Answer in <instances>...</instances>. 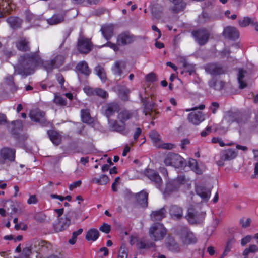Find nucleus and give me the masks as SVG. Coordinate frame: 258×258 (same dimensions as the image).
I'll use <instances>...</instances> for the list:
<instances>
[{
  "instance_id": "1",
  "label": "nucleus",
  "mask_w": 258,
  "mask_h": 258,
  "mask_svg": "<svg viewBox=\"0 0 258 258\" xmlns=\"http://www.w3.org/2000/svg\"><path fill=\"white\" fill-rule=\"evenodd\" d=\"M64 61V57L62 55H57L50 61H44L39 54L38 48L36 52L21 56L17 65L15 67V73L27 76L32 74L34 69L39 66H42L47 72H49L54 68L61 66Z\"/></svg>"
},
{
  "instance_id": "2",
  "label": "nucleus",
  "mask_w": 258,
  "mask_h": 258,
  "mask_svg": "<svg viewBox=\"0 0 258 258\" xmlns=\"http://www.w3.org/2000/svg\"><path fill=\"white\" fill-rule=\"evenodd\" d=\"M166 234V229L162 224L159 223L153 224L149 231V236L155 241L162 240Z\"/></svg>"
},
{
  "instance_id": "3",
  "label": "nucleus",
  "mask_w": 258,
  "mask_h": 258,
  "mask_svg": "<svg viewBox=\"0 0 258 258\" xmlns=\"http://www.w3.org/2000/svg\"><path fill=\"white\" fill-rule=\"evenodd\" d=\"M191 35L195 41L200 45H204L206 44L210 37L209 32L205 29L194 30L191 32Z\"/></svg>"
},
{
  "instance_id": "4",
  "label": "nucleus",
  "mask_w": 258,
  "mask_h": 258,
  "mask_svg": "<svg viewBox=\"0 0 258 258\" xmlns=\"http://www.w3.org/2000/svg\"><path fill=\"white\" fill-rule=\"evenodd\" d=\"M183 158L177 154L170 153L164 159V163L166 166H172L178 167L182 165Z\"/></svg>"
},
{
  "instance_id": "5",
  "label": "nucleus",
  "mask_w": 258,
  "mask_h": 258,
  "mask_svg": "<svg viewBox=\"0 0 258 258\" xmlns=\"http://www.w3.org/2000/svg\"><path fill=\"white\" fill-rule=\"evenodd\" d=\"M45 116V112L38 109L31 111L29 114L32 120L40 123L42 126H47L49 122L46 120Z\"/></svg>"
},
{
  "instance_id": "6",
  "label": "nucleus",
  "mask_w": 258,
  "mask_h": 258,
  "mask_svg": "<svg viewBox=\"0 0 258 258\" xmlns=\"http://www.w3.org/2000/svg\"><path fill=\"white\" fill-rule=\"evenodd\" d=\"M16 151L10 148H4L0 152V164H4L6 161H14Z\"/></svg>"
},
{
  "instance_id": "7",
  "label": "nucleus",
  "mask_w": 258,
  "mask_h": 258,
  "mask_svg": "<svg viewBox=\"0 0 258 258\" xmlns=\"http://www.w3.org/2000/svg\"><path fill=\"white\" fill-rule=\"evenodd\" d=\"M136 36L129 32L126 31L119 34L116 38L118 45H126L134 42Z\"/></svg>"
},
{
  "instance_id": "8",
  "label": "nucleus",
  "mask_w": 258,
  "mask_h": 258,
  "mask_svg": "<svg viewBox=\"0 0 258 258\" xmlns=\"http://www.w3.org/2000/svg\"><path fill=\"white\" fill-rule=\"evenodd\" d=\"M205 71L212 75H219L226 73V70L217 63H210L205 66Z\"/></svg>"
},
{
  "instance_id": "9",
  "label": "nucleus",
  "mask_w": 258,
  "mask_h": 258,
  "mask_svg": "<svg viewBox=\"0 0 258 258\" xmlns=\"http://www.w3.org/2000/svg\"><path fill=\"white\" fill-rule=\"evenodd\" d=\"M237 154L236 152L232 149H228L223 150L220 153V160L216 162L217 164L219 166L224 165V161L230 160L235 158Z\"/></svg>"
},
{
  "instance_id": "10",
  "label": "nucleus",
  "mask_w": 258,
  "mask_h": 258,
  "mask_svg": "<svg viewBox=\"0 0 258 258\" xmlns=\"http://www.w3.org/2000/svg\"><path fill=\"white\" fill-rule=\"evenodd\" d=\"M125 68L126 62L122 60H117L112 65L111 71L115 76L119 77V79H120L124 77V76H123V70Z\"/></svg>"
},
{
  "instance_id": "11",
  "label": "nucleus",
  "mask_w": 258,
  "mask_h": 258,
  "mask_svg": "<svg viewBox=\"0 0 258 258\" xmlns=\"http://www.w3.org/2000/svg\"><path fill=\"white\" fill-rule=\"evenodd\" d=\"M168 212L171 219L174 220H179L183 217V209L177 205H170L168 208Z\"/></svg>"
},
{
  "instance_id": "12",
  "label": "nucleus",
  "mask_w": 258,
  "mask_h": 258,
  "mask_svg": "<svg viewBox=\"0 0 258 258\" xmlns=\"http://www.w3.org/2000/svg\"><path fill=\"white\" fill-rule=\"evenodd\" d=\"M102 110L103 113L108 118V120L110 122V117L114 115L115 112H119V106L117 103L112 102L104 106Z\"/></svg>"
},
{
  "instance_id": "13",
  "label": "nucleus",
  "mask_w": 258,
  "mask_h": 258,
  "mask_svg": "<svg viewBox=\"0 0 258 258\" xmlns=\"http://www.w3.org/2000/svg\"><path fill=\"white\" fill-rule=\"evenodd\" d=\"M186 217L188 222L191 224H200L202 222L204 218L203 214L195 212L192 209L188 210Z\"/></svg>"
},
{
  "instance_id": "14",
  "label": "nucleus",
  "mask_w": 258,
  "mask_h": 258,
  "mask_svg": "<svg viewBox=\"0 0 258 258\" xmlns=\"http://www.w3.org/2000/svg\"><path fill=\"white\" fill-rule=\"evenodd\" d=\"M78 50L82 53H88L91 50V42L83 37L80 38L78 41Z\"/></svg>"
},
{
  "instance_id": "15",
  "label": "nucleus",
  "mask_w": 258,
  "mask_h": 258,
  "mask_svg": "<svg viewBox=\"0 0 258 258\" xmlns=\"http://www.w3.org/2000/svg\"><path fill=\"white\" fill-rule=\"evenodd\" d=\"M144 174L147 177L156 184L157 188L160 187L162 183V179L156 171L150 169H146L144 171Z\"/></svg>"
},
{
  "instance_id": "16",
  "label": "nucleus",
  "mask_w": 258,
  "mask_h": 258,
  "mask_svg": "<svg viewBox=\"0 0 258 258\" xmlns=\"http://www.w3.org/2000/svg\"><path fill=\"white\" fill-rule=\"evenodd\" d=\"M110 127L112 131L118 132L124 136L127 135L130 132V130L126 127L125 123H119L116 120H114L110 123Z\"/></svg>"
},
{
  "instance_id": "17",
  "label": "nucleus",
  "mask_w": 258,
  "mask_h": 258,
  "mask_svg": "<svg viewBox=\"0 0 258 258\" xmlns=\"http://www.w3.org/2000/svg\"><path fill=\"white\" fill-rule=\"evenodd\" d=\"M16 46L18 50L22 52L30 51V42L26 38H20L16 42Z\"/></svg>"
},
{
  "instance_id": "18",
  "label": "nucleus",
  "mask_w": 258,
  "mask_h": 258,
  "mask_svg": "<svg viewBox=\"0 0 258 258\" xmlns=\"http://www.w3.org/2000/svg\"><path fill=\"white\" fill-rule=\"evenodd\" d=\"M188 121L195 125H198L205 120L204 115L200 111L191 112L188 115Z\"/></svg>"
},
{
  "instance_id": "19",
  "label": "nucleus",
  "mask_w": 258,
  "mask_h": 258,
  "mask_svg": "<svg viewBox=\"0 0 258 258\" xmlns=\"http://www.w3.org/2000/svg\"><path fill=\"white\" fill-rule=\"evenodd\" d=\"M135 114L134 112L126 109H122L118 112L117 119L120 123H125V122L133 117Z\"/></svg>"
},
{
  "instance_id": "20",
  "label": "nucleus",
  "mask_w": 258,
  "mask_h": 258,
  "mask_svg": "<svg viewBox=\"0 0 258 258\" xmlns=\"http://www.w3.org/2000/svg\"><path fill=\"white\" fill-rule=\"evenodd\" d=\"M223 35L227 38L235 40L239 37V33L236 28L232 26L225 27L223 31Z\"/></svg>"
},
{
  "instance_id": "21",
  "label": "nucleus",
  "mask_w": 258,
  "mask_h": 258,
  "mask_svg": "<svg viewBox=\"0 0 258 258\" xmlns=\"http://www.w3.org/2000/svg\"><path fill=\"white\" fill-rule=\"evenodd\" d=\"M100 31L103 36L108 40L113 35L114 26L112 24H106L101 26Z\"/></svg>"
},
{
  "instance_id": "22",
  "label": "nucleus",
  "mask_w": 258,
  "mask_h": 258,
  "mask_svg": "<svg viewBox=\"0 0 258 258\" xmlns=\"http://www.w3.org/2000/svg\"><path fill=\"white\" fill-rule=\"evenodd\" d=\"M166 209L163 207L160 209L152 211L150 214V218L153 221H160L166 216Z\"/></svg>"
},
{
  "instance_id": "23",
  "label": "nucleus",
  "mask_w": 258,
  "mask_h": 258,
  "mask_svg": "<svg viewBox=\"0 0 258 258\" xmlns=\"http://www.w3.org/2000/svg\"><path fill=\"white\" fill-rule=\"evenodd\" d=\"M13 9V5L10 0H0V10L5 15L10 14Z\"/></svg>"
},
{
  "instance_id": "24",
  "label": "nucleus",
  "mask_w": 258,
  "mask_h": 258,
  "mask_svg": "<svg viewBox=\"0 0 258 258\" xmlns=\"http://www.w3.org/2000/svg\"><path fill=\"white\" fill-rule=\"evenodd\" d=\"M65 15V12L54 14L51 18L47 20V22L50 25H57L64 21Z\"/></svg>"
},
{
  "instance_id": "25",
  "label": "nucleus",
  "mask_w": 258,
  "mask_h": 258,
  "mask_svg": "<svg viewBox=\"0 0 258 258\" xmlns=\"http://www.w3.org/2000/svg\"><path fill=\"white\" fill-rule=\"evenodd\" d=\"M197 194L202 198L203 201L207 202L210 198L211 191L203 186H198L196 189Z\"/></svg>"
},
{
  "instance_id": "26",
  "label": "nucleus",
  "mask_w": 258,
  "mask_h": 258,
  "mask_svg": "<svg viewBox=\"0 0 258 258\" xmlns=\"http://www.w3.org/2000/svg\"><path fill=\"white\" fill-rule=\"evenodd\" d=\"M182 240L185 244L195 243L197 242V239L194 234L192 232L188 231H186L183 233L182 235Z\"/></svg>"
},
{
  "instance_id": "27",
  "label": "nucleus",
  "mask_w": 258,
  "mask_h": 258,
  "mask_svg": "<svg viewBox=\"0 0 258 258\" xmlns=\"http://www.w3.org/2000/svg\"><path fill=\"white\" fill-rule=\"evenodd\" d=\"M6 21L12 28L15 29L20 28L23 22L21 19L15 16L9 17L6 19Z\"/></svg>"
},
{
  "instance_id": "28",
  "label": "nucleus",
  "mask_w": 258,
  "mask_h": 258,
  "mask_svg": "<svg viewBox=\"0 0 258 258\" xmlns=\"http://www.w3.org/2000/svg\"><path fill=\"white\" fill-rule=\"evenodd\" d=\"M76 69L79 73L85 76H89L91 73V70L85 61L79 62L76 66Z\"/></svg>"
},
{
  "instance_id": "29",
  "label": "nucleus",
  "mask_w": 258,
  "mask_h": 258,
  "mask_svg": "<svg viewBox=\"0 0 258 258\" xmlns=\"http://www.w3.org/2000/svg\"><path fill=\"white\" fill-rule=\"evenodd\" d=\"M148 194L145 190L141 191L136 195L139 204L143 207H146L148 205Z\"/></svg>"
},
{
  "instance_id": "30",
  "label": "nucleus",
  "mask_w": 258,
  "mask_h": 258,
  "mask_svg": "<svg viewBox=\"0 0 258 258\" xmlns=\"http://www.w3.org/2000/svg\"><path fill=\"white\" fill-rule=\"evenodd\" d=\"M47 134L53 144L58 145L60 143L61 136L58 132L54 130H49L47 131Z\"/></svg>"
},
{
  "instance_id": "31",
  "label": "nucleus",
  "mask_w": 258,
  "mask_h": 258,
  "mask_svg": "<svg viewBox=\"0 0 258 258\" xmlns=\"http://www.w3.org/2000/svg\"><path fill=\"white\" fill-rule=\"evenodd\" d=\"M174 5L171 8V10L174 13H178L184 9L186 4L183 0H170Z\"/></svg>"
},
{
  "instance_id": "32",
  "label": "nucleus",
  "mask_w": 258,
  "mask_h": 258,
  "mask_svg": "<svg viewBox=\"0 0 258 258\" xmlns=\"http://www.w3.org/2000/svg\"><path fill=\"white\" fill-rule=\"evenodd\" d=\"M167 248L173 252H177L180 250L178 244L171 237H168L166 243Z\"/></svg>"
},
{
  "instance_id": "33",
  "label": "nucleus",
  "mask_w": 258,
  "mask_h": 258,
  "mask_svg": "<svg viewBox=\"0 0 258 258\" xmlns=\"http://www.w3.org/2000/svg\"><path fill=\"white\" fill-rule=\"evenodd\" d=\"M99 236V231L95 228H91L87 232L85 238L88 241H95L98 238Z\"/></svg>"
},
{
  "instance_id": "34",
  "label": "nucleus",
  "mask_w": 258,
  "mask_h": 258,
  "mask_svg": "<svg viewBox=\"0 0 258 258\" xmlns=\"http://www.w3.org/2000/svg\"><path fill=\"white\" fill-rule=\"evenodd\" d=\"M81 216V212L78 211H69L65 215L66 218L69 220L71 223H75Z\"/></svg>"
},
{
  "instance_id": "35",
  "label": "nucleus",
  "mask_w": 258,
  "mask_h": 258,
  "mask_svg": "<svg viewBox=\"0 0 258 258\" xmlns=\"http://www.w3.org/2000/svg\"><path fill=\"white\" fill-rule=\"evenodd\" d=\"M71 224V222L65 216V218H61L59 220V222L56 226L55 229L57 231H61L66 229Z\"/></svg>"
},
{
  "instance_id": "36",
  "label": "nucleus",
  "mask_w": 258,
  "mask_h": 258,
  "mask_svg": "<svg viewBox=\"0 0 258 258\" xmlns=\"http://www.w3.org/2000/svg\"><path fill=\"white\" fill-rule=\"evenodd\" d=\"M224 85L225 83L223 81L214 79H212L209 82V86L216 90H221L224 87Z\"/></svg>"
},
{
  "instance_id": "37",
  "label": "nucleus",
  "mask_w": 258,
  "mask_h": 258,
  "mask_svg": "<svg viewBox=\"0 0 258 258\" xmlns=\"http://www.w3.org/2000/svg\"><path fill=\"white\" fill-rule=\"evenodd\" d=\"M149 136L154 145L157 147L161 141L160 135L156 131L153 130L150 132Z\"/></svg>"
},
{
  "instance_id": "38",
  "label": "nucleus",
  "mask_w": 258,
  "mask_h": 258,
  "mask_svg": "<svg viewBox=\"0 0 258 258\" xmlns=\"http://www.w3.org/2000/svg\"><path fill=\"white\" fill-rule=\"evenodd\" d=\"M239 25L241 27H245L249 25H254L256 24L255 19H252L248 17H245L242 20H239L238 21Z\"/></svg>"
},
{
  "instance_id": "39",
  "label": "nucleus",
  "mask_w": 258,
  "mask_h": 258,
  "mask_svg": "<svg viewBox=\"0 0 258 258\" xmlns=\"http://www.w3.org/2000/svg\"><path fill=\"white\" fill-rule=\"evenodd\" d=\"M246 73V71L240 69H239V72L238 74L237 79L238 83L239 84V87L241 89H243L247 86V84L243 81V78L245 76V74Z\"/></svg>"
},
{
  "instance_id": "40",
  "label": "nucleus",
  "mask_w": 258,
  "mask_h": 258,
  "mask_svg": "<svg viewBox=\"0 0 258 258\" xmlns=\"http://www.w3.org/2000/svg\"><path fill=\"white\" fill-rule=\"evenodd\" d=\"M95 71L101 80L103 82H105L106 80V76L104 69L100 66H97L95 68Z\"/></svg>"
},
{
  "instance_id": "41",
  "label": "nucleus",
  "mask_w": 258,
  "mask_h": 258,
  "mask_svg": "<svg viewBox=\"0 0 258 258\" xmlns=\"http://www.w3.org/2000/svg\"><path fill=\"white\" fill-rule=\"evenodd\" d=\"M81 119L83 122L91 123L92 122V119L88 109H82L81 111Z\"/></svg>"
},
{
  "instance_id": "42",
  "label": "nucleus",
  "mask_w": 258,
  "mask_h": 258,
  "mask_svg": "<svg viewBox=\"0 0 258 258\" xmlns=\"http://www.w3.org/2000/svg\"><path fill=\"white\" fill-rule=\"evenodd\" d=\"M109 181V177L106 175H102L100 178H94L92 179V182H95L99 185H104L107 184Z\"/></svg>"
},
{
  "instance_id": "43",
  "label": "nucleus",
  "mask_w": 258,
  "mask_h": 258,
  "mask_svg": "<svg viewBox=\"0 0 258 258\" xmlns=\"http://www.w3.org/2000/svg\"><path fill=\"white\" fill-rule=\"evenodd\" d=\"M238 114L234 112H228L225 116V119L229 123L236 121L238 123H241V121L237 118Z\"/></svg>"
},
{
  "instance_id": "44",
  "label": "nucleus",
  "mask_w": 258,
  "mask_h": 258,
  "mask_svg": "<svg viewBox=\"0 0 258 258\" xmlns=\"http://www.w3.org/2000/svg\"><path fill=\"white\" fill-rule=\"evenodd\" d=\"M188 166L191 169L194 171L197 174H201V171L199 169L198 165V163L196 160L194 159H190L188 161Z\"/></svg>"
},
{
  "instance_id": "45",
  "label": "nucleus",
  "mask_w": 258,
  "mask_h": 258,
  "mask_svg": "<svg viewBox=\"0 0 258 258\" xmlns=\"http://www.w3.org/2000/svg\"><path fill=\"white\" fill-rule=\"evenodd\" d=\"M46 242L39 240L33 239L32 241L31 247H34L36 250H39L40 248L45 245Z\"/></svg>"
},
{
  "instance_id": "46",
  "label": "nucleus",
  "mask_w": 258,
  "mask_h": 258,
  "mask_svg": "<svg viewBox=\"0 0 258 258\" xmlns=\"http://www.w3.org/2000/svg\"><path fill=\"white\" fill-rule=\"evenodd\" d=\"M258 251V247L256 245L252 244L250 245L248 248H246L243 252V255L245 257V258H247L248 254L250 252H256Z\"/></svg>"
},
{
  "instance_id": "47",
  "label": "nucleus",
  "mask_w": 258,
  "mask_h": 258,
  "mask_svg": "<svg viewBox=\"0 0 258 258\" xmlns=\"http://www.w3.org/2000/svg\"><path fill=\"white\" fill-rule=\"evenodd\" d=\"M54 102L58 105L65 106L67 104V102L65 99L60 96L55 95L54 99Z\"/></svg>"
},
{
  "instance_id": "48",
  "label": "nucleus",
  "mask_w": 258,
  "mask_h": 258,
  "mask_svg": "<svg viewBox=\"0 0 258 258\" xmlns=\"http://www.w3.org/2000/svg\"><path fill=\"white\" fill-rule=\"evenodd\" d=\"M159 148H162L166 150H171L175 147V145L169 143H162V141L157 147Z\"/></svg>"
},
{
  "instance_id": "49",
  "label": "nucleus",
  "mask_w": 258,
  "mask_h": 258,
  "mask_svg": "<svg viewBox=\"0 0 258 258\" xmlns=\"http://www.w3.org/2000/svg\"><path fill=\"white\" fill-rule=\"evenodd\" d=\"M153 246H154V244L153 243H150L149 245L142 241L137 242L136 243V246L138 249H146Z\"/></svg>"
},
{
  "instance_id": "50",
  "label": "nucleus",
  "mask_w": 258,
  "mask_h": 258,
  "mask_svg": "<svg viewBox=\"0 0 258 258\" xmlns=\"http://www.w3.org/2000/svg\"><path fill=\"white\" fill-rule=\"evenodd\" d=\"M95 95L102 98H106L108 96L107 92L100 88H96Z\"/></svg>"
},
{
  "instance_id": "51",
  "label": "nucleus",
  "mask_w": 258,
  "mask_h": 258,
  "mask_svg": "<svg viewBox=\"0 0 258 258\" xmlns=\"http://www.w3.org/2000/svg\"><path fill=\"white\" fill-rule=\"evenodd\" d=\"M46 215L42 212H39L35 214V219L39 222H44L46 220Z\"/></svg>"
},
{
  "instance_id": "52",
  "label": "nucleus",
  "mask_w": 258,
  "mask_h": 258,
  "mask_svg": "<svg viewBox=\"0 0 258 258\" xmlns=\"http://www.w3.org/2000/svg\"><path fill=\"white\" fill-rule=\"evenodd\" d=\"M232 240H229L227 243V245L225 247V250L221 256L220 258H223L225 256L227 255L228 253L231 250V249L232 248Z\"/></svg>"
},
{
  "instance_id": "53",
  "label": "nucleus",
  "mask_w": 258,
  "mask_h": 258,
  "mask_svg": "<svg viewBox=\"0 0 258 258\" xmlns=\"http://www.w3.org/2000/svg\"><path fill=\"white\" fill-rule=\"evenodd\" d=\"M127 253L126 249L124 247H121L119 251L118 258H127Z\"/></svg>"
},
{
  "instance_id": "54",
  "label": "nucleus",
  "mask_w": 258,
  "mask_h": 258,
  "mask_svg": "<svg viewBox=\"0 0 258 258\" xmlns=\"http://www.w3.org/2000/svg\"><path fill=\"white\" fill-rule=\"evenodd\" d=\"M110 226L107 223H104L99 228L100 231L105 233H108L110 231Z\"/></svg>"
},
{
  "instance_id": "55",
  "label": "nucleus",
  "mask_w": 258,
  "mask_h": 258,
  "mask_svg": "<svg viewBox=\"0 0 258 258\" xmlns=\"http://www.w3.org/2000/svg\"><path fill=\"white\" fill-rule=\"evenodd\" d=\"M85 92L89 96L95 95L96 88H93L89 87H85L84 89Z\"/></svg>"
},
{
  "instance_id": "56",
  "label": "nucleus",
  "mask_w": 258,
  "mask_h": 258,
  "mask_svg": "<svg viewBox=\"0 0 258 258\" xmlns=\"http://www.w3.org/2000/svg\"><path fill=\"white\" fill-rule=\"evenodd\" d=\"M156 79L155 74L153 73H150L146 76V80L148 82H153Z\"/></svg>"
},
{
  "instance_id": "57",
  "label": "nucleus",
  "mask_w": 258,
  "mask_h": 258,
  "mask_svg": "<svg viewBox=\"0 0 258 258\" xmlns=\"http://www.w3.org/2000/svg\"><path fill=\"white\" fill-rule=\"evenodd\" d=\"M31 254V249L29 247H26L23 249L22 254L24 256L23 258H29Z\"/></svg>"
},
{
  "instance_id": "58",
  "label": "nucleus",
  "mask_w": 258,
  "mask_h": 258,
  "mask_svg": "<svg viewBox=\"0 0 258 258\" xmlns=\"http://www.w3.org/2000/svg\"><path fill=\"white\" fill-rule=\"evenodd\" d=\"M212 142L213 143H219L220 146L223 147L225 145L224 142L219 138L213 137L212 139Z\"/></svg>"
},
{
  "instance_id": "59",
  "label": "nucleus",
  "mask_w": 258,
  "mask_h": 258,
  "mask_svg": "<svg viewBox=\"0 0 258 258\" xmlns=\"http://www.w3.org/2000/svg\"><path fill=\"white\" fill-rule=\"evenodd\" d=\"M37 199L35 195L30 196L28 200H27V203L28 204H34L37 203Z\"/></svg>"
},
{
  "instance_id": "60",
  "label": "nucleus",
  "mask_w": 258,
  "mask_h": 258,
  "mask_svg": "<svg viewBox=\"0 0 258 258\" xmlns=\"http://www.w3.org/2000/svg\"><path fill=\"white\" fill-rule=\"evenodd\" d=\"M105 45L111 48L115 51H117L119 49L118 47L117 44H116L115 43H113L111 42H108Z\"/></svg>"
},
{
  "instance_id": "61",
  "label": "nucleus",
  "mask_w": 258,
  "mask_h": 258,
  "mask_svg": "<svg viewBox=\"0 0 258 258\" xmlns=\"http://www.w3.org/2000/svg\"><path fill=\"white\" fill-rule=\"evenodd\" d=\"M252 237L250 235H247L241 239V244L242 246L246 245L251 240Z\"/></svg>"
},
{
  "instance_id": "62",
  "label": "nucleus",
  "mask_w": 258,
  "mask_h": 258,
  "mask_svg": "<svg viewBox=\"0 0 258 258\" xmlns=\"http://www.w3.org/2000/svg\"><path fill=\"white\" fill-rule=\"evenodd\" d=\"M81 180H78L76 182H73V183L71 184L69 186V189L71 190H73L74 188L79 187L81 184Z\"/></svg>"
},
{
  "instance_id": "63",
  "label": "nucleus",
  "mask_w": 258,
  "mask_h": 258,
  "mask_svg": "<svg viewBox=\"0 0 258 258\" xmlns=\"http://www.w3.org/2000/svg\"><path fill=\"white\" fill-rule=\"evenodd\" d=\"M250 220L249 218L246 219L245 220L244 219H241L240 220V224L243 227H247L250 225Z\"/></svg>"
},
{
  "instance_id": "64",
  "label": "nucleus",
  "mask_w": 258,
  "mask_h": 258,
  "mask_svg": "<svg viewBox=\"0 0 258 258\" xmlns=\"http://www.w3.org/2000/svg\"><path fill=\"white\" fill-rule=\"evenodd\" d=\"M219 104L216 102H213L211 104V109L212 110V111L213 113L215 114L216 112V110L219 108Z\"/></svg>"
}]
</instances>
